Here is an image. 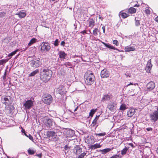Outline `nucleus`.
I'll use <instances>...</instances> for the list:
<instances>
[{
    "label": "nucleus",
    "mask_w": 158,
    "mask_h": 158,
    "mask_svg": "<svg viewBox=\"0 0 158 158\" xmlns=\"http://www.w3.org/2000/svg\"><path fill=\"white\" fill-rule=\"evenodd\" d=\"M84 78L86 84L91 85L94 83L95 78L94 74L90 71H87L84 74Z\"/></svg>",
    "instance_id": "obj_1"
},
{
    "label": "nucleus",
    "mask_w": 158,
    "mask_h": 158,
    "mask_svg": "<svg viewBox=\"0 0 158 158\" xmlns=\"http://www.w3.org/2000/svg\"><path fill=\"white\" fill-rule=\"evenodd\" d=\"M43 74L40 78L42 81L44 82H48L51 78L52 74L51 70L49 69H44L43 71Z\"/></svg>",
    "instance_id": "obj_2"
},
{
    "label": "nucleus",
    "mask_w": 158,
    "mask_h": 158,
    "mask_svg": "<svg viewBox=\"0 0 158 158\" xmlns=\"http://www.w3.org/2000/svg\"><path fill=\"white\" fill-rule=\"evenodd\" d=\"M155 110L151 113L149 116L150 120L152 122H155L158 120V106H155Z\"/></svg>",
    "instance_id": "obj_3"
},
{
    "label": "nucleus",
    "mask_w": 158,
    "mask_h": 158,
    "mask_svg": "<svg viewBox=\"0 0 158 158\" xmlns=\"http://www.w3.org/2000/svg\"><path fill=\"white\" fill-rule=\"evenodd\" d=\"M15 111V107L12 105L6 106L5 108V113L9 116L13 115Z\"/></svg>",
    "instance_id": "obj_4"
},
{
    "label": "nucleus",
    "mask_w": 158,
    "mask_h": 158,
    "mask_svg": "<svg viewBox=\"0 0 158 158\" xmlns=\"http://www.w3.org/2000/svg\"><path fill=\"white\" fill-rule=\"evenodd\" d=\"M43 101L44 103L47 104H49L52 100V98L50 94H45L43 97Z\"/></svg>",
    "instance_id": "obj_5"
},
{
    "label": "nucleus",
    "mask_w": 158,
    "mask_h": 158,
    "mask_svg": "<svg viewBox=\"0 0 158 158\" xmlns=\"http://www.w3.org/2000/svg\"><path fill=\"white\" fill-rule=\"evenodd\" d=\"M12 102L11 97L10 96H5L2 100V103L6 106L10 105Z\"/></svg>",
    "instance_id": "obj_6"
},
{
    "label": "nucleus",
    "mask_w": 158,
    "mask_h": 158,
    "mask_svg": "<svg viewBox=\"0 0 158 158\" xmlns=\"http://www.w3.org/2000/svg\"><path fill=\"white\" fill-rule=\"evenodd\" d=\"M51 48V47L49 44L47 43H42L40 50L42 52H44L49 51Z\"/></svg>",
    "instance_id": "obj_7"
},
{
    "label": "nucleus",
    "mask_w": 158,
    "mask_h": 158,
    "mask_svg": "<svg viewBox=\"0 0 158 158\" xmlns=\"http://www.w3.org/2000/svg\"><path fill=\"white\" fill-rule=\"evenodd\" d=\"M60 130L57 129H54V131H48L46 133L47 135L48 138L51 137H56V133L60 132Z\"/></svg>",
    "instance_id": "obj_8"
},
{
    "label": "nucleus",
    "mask_w": 158,
    "mask_h": 158,
    "mask_svg": "<svg viewBox=\"0 0 158 158\" xmlns=\"http://www.w3.org/2000/svg\"><path fill=\"white\" fill-rule=\"evenodd\" d=\"M40 59L39 58L35 60H32L31 61L30 65L34 67L37 68L42 63L40 61Z\"/></svg>",
    "instance_id": "obj_9"
},
{
    "label": "nucleus",
    "mask_w": 158,
    "mask_h": 158,
    "mask_svg": "<svg viewBox=\"0 0 158 158\" xmlns=\"http://www.w3.org/2000/svg\"><path fill=\"white\" fill-rule=\"evenodd\" d=\"M33 106V101L31 99L26 101L23 105V106L26 109H29L31 108Z\"/></svg>",
    "instance_id": "obj_10"
},
{
    "label": "nucleus",
    "mask_w": 158,
    "mask_h": 158,
    "mask_svg": "<svg viewBox=\"0 0 158 158\" xmlns=\"http://www.w3.org/2000/svg\"><path fill=\"white\" fill-rule=\"evenodd\" d=\"M107 108L111 111L114 112L116 109L117 104L114 102L110 103L107 105Z\"/></svg>",
    "instance_id": "obj_11"
},
{
    "label": "nucleus",
    "mask_w": 158,
    "mask_h": 158,
    "mask_svg": "<svg viewBox=\"0 0 158 158\" xmlns=\"http://www.w3.org/2000/svg\"><path fill=\"white\" fill-rule=\"evenodd\" d=\"M109 72L106 69H104L101 71L100 75L102 78H107L110 76Z\"/></svg>",
    "instance_id": "obj_12"
},
{
    "label": "nucleus",
    "mask_w": 158,
    "mask_h": 158,
    "mask_svg": "<svg viewBox=\"0 0 158 158\" xmlns=\"http://www.w3.org/2000/svg\"><path fill=\"white\" fill-rule=\"evenodd\" d=\"M146 87L148 90L151 91L153 90L155 87V84L153 81H150L148 83Z\"/></svg>",
    "instance_id": "obj_13"
},
{
    "label": "nucleus",
    "mask_w": 158,
    "mask_h": 158,
    "mask_svg": "<svg viewBox=\"0 0 158 158\" xmlns=\"http://www.w3.org/2000/svg\"><path fill=\"white\" fill-rule=\"evenodd\" d=\"M152 64H151V59L148 60L147 64V66L145 68V70L148 73H150V70L152 67Z\"/></svg>",
    "instance_id": "obj_14"
},
{
    "label": "nucleus",
    "mask_w": 158,
    "mask_h": 158,
    "mask_svg": "<svg viewBox=\"0 0 158 158\" xmlns=\"http://www.w3.org/2000/svg\"><path fill=\"white\" fill-rule=\"evenodd\" d=\"M89 27L92 28L95 25V20L94 19L89 18L88 20Z\"/></svg>",
    "instance_id": "obj_15"
},
{
    "label": "nucleus",
    "mask_w": 158,
    "mask_h": 158,
    "mask_svg": "<svg viewBox=\"0 0 158 158\" xmlns=\"http://www.w3.org/2000/svg\"><path fill=\"white\" fill-rule=\"evenodd\" d=\"M119 15L121 16L122 18L123 19H125L130 16L128 12L127 13H126L124 12L123 10L119 12Z\"/></svg>",
    "instance_id": "obj_16"
},
{
    "label": "nucleus",
    "mask_w": 158,
    "mask_h": 158,
    "mask_svg": "<svg viewBox=\"0 0 158 158\" xmlns=\"http://www.w3.org/2000/svg\"><path fill=\"white\" fill-rule=\"evenodd\" d=\"M124 50L125 52H129L135 50V48L133 47L127 46L125 47Z\"/></svg>",
    "instance_id": "obj_17"
},
{
    "label": "nucleus",
    "mask_w": 158,
    "mask_h": 158,
    "mask_svg": "<svg viewBox=\"0 0 158 158\" xmlns=\"http://www.w3.org/2000/svg\"><path fill=\"white\" fill-rule=\"evenodd\" d=\"M135 113V110L134 109H130L127 112V115L128 117H131Z\"/></svg>",
    "instance_id": "obj_18"
},
{
    "label": "nucleus",
    "mask_w": 158,
    "mask_h": 158,
    "mask_svg": "<svg viewBox=\"0 0 158 158\" xmlns=\"http://www.w3.org/2000/svg\"><path fill=\"white\" fill-rule=\"evenodd\" d=\"M114 148H107L103 149L100 150V152L102 154H105L107 153L110 152V151L112 150Z\"/></svg>",
    "instance_id": "obj_19"
},
{
    "label": "nucleus",
    "mask_w": 158,
    "mask_h": 158,
    "mask_svg": "<svg viewBox=\"0 0 158 158\" xmlns=\"http://www.w3.org/2000/svg\"><path fill=\"white\" fill-rule=\"evenodd\" d=\"M94 142L95 141L93 136H90L86 140V143L89 144H92L94 143Z\"/></svg>",
    "instance_id": "obj_20"
},
{
    "label": "nucleus",
    "mask_w": 158,
    "mask_h": 158,
    "mask_svg": "<svg viewBox=\"0 0 158 158\" xmlns=\"http://www.w3.org/2000/svg\"><path fill=\"white\" fill-rule=\"evenodd\" d=\"M103 44L105 45V46L107 48H108L114 49L116 50H118V49L116 48H115L112 45H111L110 44H107L106 43H103Z\"/></svg>",
    "instance_id": "obj_21"
},
{
    "label": "nucleus",
    "mask_w": 158,
    "mask_h": 158,
    "mask_svg": "<svg viewBox=\"0 0 158 158\" xmlns=\"http://www.w3.org/2000/svg\"><path fill=\"white\" fill-rule=\"evenodd\" d=\"M53 122L52 120L50 119H48L46 123V126L47 127H51L52 125Z\"/></svg>",
    "instance_id": "obj_22"
},
{
    "label": "nucleus",
    "mask_w": 158,
    "mask_h": 158,
    "mask_svg": "<svg viewBox=\"0 0 158 158\" xmlns=\"http://www.w3.org/2000/svg\"><path fill=\"white\" fill-rule=\"evenodd\" d=\"M17 15L19 18H24L26 15V14L25 12H22L21 11L19 12L18 13L16 14Z\"/></svg>",
    "instance_id": "obj_23"
},
{
    "label": "nucleus",
    "mask_w": 158,
    "mask_h": 158,
    "mask_svg": "<svg viewBox=\"0 0 158 158\" xmlns=\"http://www.w3.org/2000/svg\"><path fill=\"white\" fill-rule=\"evenodd\" d=\"M101 147V145L100 143H96L93 145H91L89 148L91 149H95L98 148H100Z\"/></svg>",
    "instance_id": "obj_24"
},
{
    "label": "nucleus",
    "mask_w": 158,
    "mask_h": 158,
    "mask_svg": "<svg viewBox=\"0 0 158 158\" xmlns=\"http://www.w3.org/2000/svg\"><path fill=\"white\" fill-rule=\"evenodd\" d=\"M59 57L61 59H64L65 57L67 55V54L63 51H60L59 52Z\"/></svg>",
    "instance_id": "obj_25"
},
{
    "label": "nucleus",
    "mask_w": 158,
    "mask_h": 158,
    "mask_svg": "<svg viewBox=\"0 0 158 158\" xmlns=\"http://www.w3.org/2000/svg\"><path fill=\"white\" fill-rule=\"evenodd\" d=\"M129 147L127 148L126 147H125L121 151V154L122 156H124L125 155L128 150Z\"/></svg>",
    "instance_id": "obj_26"
},
{
    "label": "nucleus",
    "mask_w": 158,
    "mask_h": 158,
    "mask_svg": "<svg viewBox=\"0 0 158 158\" xmlns=\"http://www.w3.org/2000/svg\"><path fill=\"white\" fill-rule=\"evenodd\" d=\"M37 41V39H36L35 38H32L29 42L28 43V44L27 46L28 47L30 46L32 44H33L35 43Z\"/></svg>",
    "instance_id": "obj_27"
},
{
    "label": "nucleus",
    "mask_w": 158,
    "mask_h": 158,
    "mask_svg": "<svg viewBox=\"0 0 158 158\" xmlns=\"http://www.w3.org/2000/svg\"><path fill=\"white\" fill-rule=\"evenodd\" d=\"M110 99V97L109 95L108 94L104 95L102 98V101H105L109 100Z\"/></svg>",
    "instance_id": "obj_28"
},
{
    "label": "nucleus",
    "mask_w": 158,
    "mask_h": 158,
    "mask_svg": "<svg viewBox=\"0 0 158 158\" xmlns=\"http://www.w3.org/2000/svg\"><path fill=\"white\" fill-rule=\"evenodd\" d=\"M128 12V13L131 14L135 13L136 12V10L134 7H131L129 9Z\"/></svg>",
    "instance_id": "obj_29"
},
{
    "label": "nucleus",
    "mask_w": 158,
    "mask_h": 158,
    "mask_svg": "<svg viewBox=\"0 0 158 158\" xmlns=\"http://www.w3.org/2000/svg\"><path fill=\"white\" fill-rule=\"evenodd\" d=\"M39 72L38 69H36L29 74V77L33 76Z\"/></svg>",
    "instance_id": "obj_30"
},
{
    "label": "nucleus",
    "mask_w": 158,
    "mask_h": 158,
    "mask_svg": "<svg viewBox=\"0 0 158 158\" xmlns=\"http://www.w3.org/2000/svg\"><path fill=\"white\" fill-rule=\"evenodd\" d=\"M99 31L98 28H96L94 29L93 31V34L95 36H97L98 35V32Z\"/></svg>",
    "instance_id": "obj_31"
},
{
    "label": "nucleus",
    "mask_w": 158,
    "mask_h": 158,
    "mask_svg": "<svg viewBox=\"0 0 158 158\" xmlns=\"http://www.w3.org/2000/svg\"><path fill=\"white\" fill-rule=\"evenodd\" d=\"M99 116H96L95 118L93 121L92 122V124L93 126H94L96 124L97 120L98 119Z\"/></svg>",
    "instance_id": "obj_32"
},
{
    "label": "nucleus",
    "mask_w": 158,
    "mask_h": 158,
    "mask_svg": "<svg viewBox=\"0 0 158 158\" xmlns=\"http://www.w3.org/2000/svg\"><path fill=\"white\" fill-rule=\"evenodd\" d=\"M27 152L28 154L31 155L34 154L35 152V151L34 150H33L31 149L30 148H29L28 149Z\"/></svg>",
    "instance_id": "obj_33"
},
{
    "label": "nucleus",
    "mask_w": 158,
    "mask_h": 158,
    "mask_svg": "<svg viewBox=\"0 0 158 158\" xmlns=\"http://www.w3.org/2000/svg\"><path fill=\"white\" fill-rule=\"evenodd\" d=\"M19 51V49H17L15 50V51L12 52L11 53L9 54L8 55V56L9 57L11 56L14 55H15L16 52Z\"/></svg>",
    "instance_id": "obj_34"
},
{
    "label": "nucleus",
    "mask_w": 158,
    "mask_h": 158,
    "mask_svg": "<svg viewBox=\"0 0 158 158\" xmlns=\"http://www.w3.org/2000/svg\"><path fill=\"white\" fill-rule=\"evenodd\" d=\"M106 135V133L105 132L101 133H95V135L96 136H103Z\"/></svg>",
    "instance_id": "obj_35"
},
{
    "label": "nucleus",
    "mask_w": 158,
    "mask_h": 158,
    "mask_svg": "<svg viewBox=\"0 0 158 158\" xmlns=\"http://www.w3.org/2000/svg\"><path fill=\"white\" fill-rule=\"evenodd\" d=\"M96 109H93L91 110L89 114V116L92 117L96 111Z\"/></svg>",
    "instance_id": "obj_36"
},
{
    "label": "nucleus",
    "mask_w": 158,
    "mask_h": 158,
    "mask_svg": "<svg viewBox=\"0 0 158 158\" xmlns=\"http://www.w3.org/2000/svg\"><path fill=\"white\" fill-rule=\"evenodd\" d=\"M127 109L126 106L124 104H122L120 106L119 109L121 110H124Z\"/></svg>",
    "instance_id": "obj_37"
},
{
    "label": "nucleus",
    "mask_w": 158,
    "mask_h": 158,
    "mask_svg": "<svg viewBox=\"0 0 158 158\" xmlns=\"http://www.w3.org/2000/svg\"><path fill=\"white\" fill-rule=\"evenodd\" d=\"M121 156L120 155L118 154L114 155L110 158H121Z\"/></svg>",
    "instance_id": "obj_38"
},
{
    "label": "nucleus",
    "mask_w": 158,
    "mask_h": 158,
    "mask_svg": "<svg viewBox=\"0 0 158 158\" xmlns=\"http://www.w3.org/2000/svg\"><path fill=\"white\" fill-rule=\"evenodd\" d=\"M79 150V148L77 147L75 148L74 149V153L76 154H78V151Z\"/></svg>",
    "instance_id": "obj_39"
},
{
    "label": "nucleus",
    "mask_w": 158,
    "mask_h": 158,
    "mask_svg": "<svg viewBox=\"0 0 158 158\" xmlns=\"http://www.w3.org/2000/svg\"><path fill=\"white\" fill-rule=\"evenodd\" d=\"M136 19H137V18L135 17V25L136 26H138L140 24V22H139V20H138V19L137 20Z\"/></svg>",
    "instance_id": "obj_40"
},
{
    "label": "nucleus",
    "mask_w": 158,
    "mask_h": 158,
    "mask_svg": "<svg viewBox=\"0 0 158 158\" xmlns=\"http://www.w3.org/2000/svg\"><path fill=\"white\" fill-rule=\"evenodd\" d=\"M7 61L6 60H0V65L6 63Z\"/></svg>",
    "instance_id": "obj_41"
},
{
    "label": "nucleus",
    "mask_w": 158,
    "mask_h": 158,
    "mask_svg": "<svg viewBox=\"0 0 158 158\" xmlns=\"http://www.w3.org/2000/svg\"><path fill=\"white\" fill-rule=\"evenodd\" d=\"M59 44L58 40L56 39L55 41L54 45L55 46H57Z\"/></svg>",
    "instance_id": "obj_42"
},
{
    "label": "nucleus",
    "mask_w": 158,
    "mask_h": 158,
    "mask_svg": "<svg viewBox=\"0 0 158 158\" xmlns=\"http://www.w3.org/2000/svg\"><path fill=\"white\" fill-rule=\"evenodd\" d=\"M6 13L4 12H1L0 13V17L2 18L4 17L6 15Z\"/></svg>",
    "instance_id": "obj_43"
},
{
    "label": "nucleus",
    "mask_w": 158,
    "mask_h": 158,
    "mask_svg": "<svg viewBox=\"0 0 158 158\" xmlns=\"http://www.w3.org/2000/svg\"><path fill=\"white\" fill-rule=\"evenodd\" d=\"M113 43L114 44H115L117 46H118L119 45V43L118 41L117 40H114L113 41Z\"/></svg>",
    "instance_id": "obj_44"
},
{
    "label": "nucleus",
    "mask_w": 158,
    "mask_h": 158,
    "mask_svg": "<svg viewBox=\"0 0 158 158\" xmlns=\"http://www.w3.org/2000/svg\"><path fill=\"white\" fill-rule=\"evenodd\" d=\"M145 12L147 14H150V11L148 8H147L145 10Z\"/></svg>",
    "instance_id": "obj_45"
},
{
    "label": "nucleus",
    "mask_w": 158,
    "mask_h": 158,
    "mask_svg": "<svg viewBox=\"0 0 158 158\" xmlns=\"http://www.w3.org/2000/svg\"><path fill=\"white\" fill-rule=\"evenodd\" d=\"M64 64L66 67H69L71 66V64L69 62H66Z\"/></svg>",
    "instance_id": "obj_46"
},
{
    "label": "nucleus",
    "mask_w": 158,
    "mask_h": 158,
    "mask_svg": "<svg viewBox=\"0 0 158 158\" xmlns=\"http://www.w3.org/2000/svg\"><path fill=\"white\" fill-rule=\"evenodd\" d=\"M28 137L31 140H32L33 142L34 141V139L33 138V137L32 136L30 135V134H29V135H28Z\"/></svg>",
    "instance_id": "obj_47"
},
{
    "label": "nucleus",
    "mask_w": 158,
    "mask_h": 158,
    "mask_svg": "<svg viewBox=\"0 0 158 158\" xmlns=\"http://www.w3.org/2000/svg\"><path fill=\"white\" fill-rule=\"evenodd\" d=\"M86 153L85 152H83L82 153H81L80 155V158H83L84 157V156L85 155Z\"/></svg>",
    "instance_id": "obj_48"
},
{
    "label": "nucleus",
    "mask_w": 158,
    "mask_h": 158,
    "mask_svg": "<svg viewBox=\"0 0 158 158\" xmlns=\"http://www.w3.org/2000/svg\"><path fill=\"white\" fill-rule=\"evenodd\" d=\"M125 75L127 77H131V74H129V73H125Z\"/></svg>",
    "instance_id": "obj_49"
},
{
    "label": "nucleus",
    "mask_w": 158,
    "mask_h": 158,
    "mask_svg": "<svg viewBox=\"0 0 158 158\" xmlns=\"http://www.w3.org/2000/svg\"><path fill=\"white\" fill-rule=\"evenodd\" d=\"M146 129L148 131H152V129L151 127L147 128Z\"/></svg>",
    "instance_id": "obj_50"
},
{
    "label": "nucleus",
    "mask_w": 158,
    "mask_h": 158,
    "mask_svg": "<svg viewBox=\"0 0 158 158\" xmlns=\"http://www.w3.org/2000/svg\"><path fill=\"white\" fill-rule=\"evenodd\" d=\"M65 43V42L64 41H62L60 43V45L63 46H64Z\"/></svg>",
    "instance_id": "obj_51"
},
{
    "label": "nucleus",
    "mask_w": 158,
    "mask_h": 158,
    "mask_svg": "<svg viewBox=\"0 0 158 158\" xmlns=\"http://www.w3.org/2000/svg\"><path fill=\"white\" fill-rule=\"evenodd\" d=\"M102 29L103 30V33H105V26H103V27H102Z\"/></svg>",
    "instance_id": "obj_52"
},
{
    "label": "nucleus",
    "mask_w": 158,
    "mask_h": 158,
    "mask_svg": "<svg viewBox=\"0 0 158 158\" xmlns=\"http://www.w3.org/2000/svg\"><path fill=\"white\" fill-rule=\"evenodd\" d=\"M36 156H38L40 158H41L42 154H41V153H40V154H37L36 155Z\"/></svg>",
    "instance_id": "obj_53"
},
{
    "label": "nucleus",
    "mask_w": 158,
    "mask_h": 158,
    "mask_svg": "<svg viewBox=\"0 0 158 158\" xmlns=\"http://www.w3.org/2000/svg\"><path fill=\"white\" fill-rule=\"evenodd\" d=\"M81 33L82 34H85L86 33V31L85 30H84L83 31H81Z\"/></svg>",
    "instance_id": "obj_54"
},
{
    "label": "nucleus",
    "mask_w": 158,
    "mask_h": 158,
    "mask_svg": "<svg viewBox=\"0 0 158 158\" xmlns=\"http://www.w3.org/2000/svg\"><path fill=\"white\" fill-rule=\"evenodd\" d=\"M155 20L156 22L158 23V16L155 18Z\"/></svg>",
    "instance_id": "obj_55"
},
{
    "label": "nucleus",
    "mask_w": 158,
    "mask_h": 158,
    "mask_svg": "<svg viewBox=\"0 0 158 158\" xmlns=\"http://www.w3.org/2000/svg\"><path fill=\"white\" fill-rule=\"evenodd\" d=\"M129 145L131 146L132 147L134 148V144L132 143H130L129 144Z\"/></svg>",
    "instance_id": "obj_56"
},
{
    "label": "nucleus",
    "mask_w": 158,
    "mask_h": 158,
    "mask_svg": "<svg viewBox=\"0 0 158 158\" xmlns=\"http://www.w3.org/2000/svg\"><path fill=\"white\" fill-rule=\"evenodd\" d=\"M99 19H101L102 21L103 18L102 17H101L100 15H99Z\"/></svg>",
    "instance_id": "obj_57"
},
{
    "label": "nucleus",
    "mask_w": 158,
    "mask_h": 158,
    "mask_svg": "<svg viewBox=\"0 0 158 158\" xmlns=\"http://www.w3.org/2000/svg\"><path fill=\"white\" fill-rule=\"evenodd\" d=\"M133 85V83H131V82H130V84H128L126 86V87H128V86H129V85Z\"/></svg>",
    "instance_id": "obj_58"
},
{
    "label": "nucleus",
    "mask_w": 158,
    "mask_h": 158,
    "mask_svg": "<svg viewBox=\"0 0 158 158\" xmlns=\"http://www.w3.org/2000/svg\"><path fill=\"white\" fill-rule=\"evenodd\" d=\"M139 5H138L137 4H136L134 6V7H138L139 6Z\"/></svg>",
    "instance_id": "obj_59"
},
{
    "label": "nucleus",
    "mask_w": 158,
    "mask_h": 158,
    "mask_svg": "<svg viewBox=\"0 0 158 158\" xmlns=\"http://www.w3.org/2000/svg\"><path fill=\"white\" fill-rule=\"evenodd\" d=\"M6 71H5V73H4V76H5V78H6Z\"/></svg>",
    "instance_id": "obj_60"
},
{
    "label": "nucleus",
    "mask_w": 158,
    "mask_h": 158,
    "mask_svg": "<svg viewBox=\"0 0 158 158\" xmlns=\"http://www.w3.org/2000/svg\"><path fill=\"white\" fill-rule=\"evenodd\" d=\"M156 152L157 154H158V146L156 150Z\"/></svg>",
    "instance_id": "obj_61"
},
{
    "label": "nucleus",
    "mask_w": 158,
    "mask_h": 158,
    "mask_svg": "<svg viewBox=\"0 0 158 158\" xmlns=\"http://www.w3.org/2000/svg\"><path fill=\"white\" fill-rule=\"evenodd\" d=\"M77 108H78V106H77V107L76 109H75V110H74V112L77 109Z\"/></svg>",
    "instance_id": "obj_62"
},
{
    "label": "nucleus",
    "mask_w": 158,
    "mask_h": 158,
    "mask_svg": "<svg viewBox=\"0 0 158 158\" xmlns=\"http://www.w3.org/2000/svg\"><path fill=\"white\" fill-rule=\"evenodd\" d=\"M6 78H5V76H4V75L3 76V78L4 79H5Z\"/></svg>",
    "instance_id": "obj_63"
},
{
    "label": "nucleus",
    "mask_w": 158,
    "mask_h": 158,
    "mask_svg": "<svg viewBox=\"0 0 158 158\" xmlns=\"http://www.w3.org/2000/svg\"><path fill=\"white\" fill-rule=\"evenodd\" d=\"M24 134H25V136H27V137H28V135H27V134H26V133H25Z\"/></svg>",
    "instance_id": "obj_64"
}]
</instances>
